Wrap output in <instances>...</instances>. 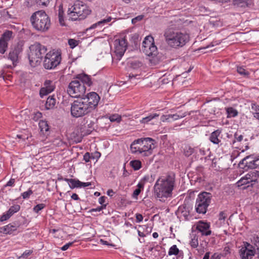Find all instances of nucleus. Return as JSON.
I'll use <instances>...</instances> for the list:
<instances>
[{"label":"nucleus","mask_w":259,"mask_h":259,"mask_svg":"<svg viewBox=\"0 0 259 259\" xmlns=\"http://www.w3.org/2000/svg\"><path fill=\"white\" fill-rule=\"evenodd\" d=\"M175 184V174L174 172H169L165 177L159 178L153 188L155 196L159 198L160 201H164L165 199L171 196Z\"/></svg>","instance_id":"nucleus-1"},{"label":"nucleus","mask_w":259,"mask_h":259,"mask_svg":"<svg viewBox=\"0 0 259 259\" xmlns=\"http://www.w3.org/2000/svg\"><path fill=\"white\" fill-rule=\"evenodd\" d=\"M155 140L151 138L136 140L131 145V152L135 154L148 156L152 154V149L155 148Z\"/></svg>","instance_id":"nucleus-2"},{"label":"nucleus","mask_w":259,"mask_h":259,"mask_svg":"<svg viewBox=\"0 0 259 259\" xmlns=\"http://www.w3.org/2000/svg\"><path fill=\"white\" fill-rule=\"evenodd\" d=\"M30 21L33 27L41 32L48 31L51 25L50 17L42 10L34 12L30 17Z\"/></svg>","instance_id":"nucleus-3"},{"label":"nucleus","mask_w":259,"mask_h":259,"mask_svg":"<svg viewBox=\"0 0 259 259\" xmlns=\"http://www.w3.org/2000/svg\"><path fill=\"white\" fill-rule=\"evenodd\" d=\"M91 10L86 4L80 1H76L73 4L70 5L67 13L72 20L84 19L91 14Z\"/></svg>","instance_id":"nucleus-4"},{"label":"nucleus","mask_w":259,"mask_h":259,"mask_svg":"<svg viewBox=\"0 0 259 259\" xmlns=\"http://www.w3.org/2000/svg\"><path fill=\"white\" fill-rule=\"evenodd\" d=\"M167 44L174 48L182 47L189 40V36L186 33L169 30L164 34Z\"/></svg>","instance_id":"nucleus-5"},{"label":"nucleus","mask_w":259,"mask_h":259,"mask_svg":"<svg viewBox=\"0 0 259 259\" xmlns=\"http://www.w3.org/2000/svg\"><path fill=\"white\" fill-rule=\"evenodd\" d=\"M30 52L28 59L30 65L35 67L39 65L44 55L47 54V48L46 46L38 42H35L29 47Z\"/></svg>","instance_id":"nucleus-6"},{"label":"nucleus","mask_w":259,"mask_h":259,"mask_svg":"<svg viewBox=\"0 0 259 259\" xmlns=\"http://www.w3.org/2000/svg\"><path fill=\"white\" fill-rule=\"evenodd\" d=\"M61 52L59 50H53L47 53L43 62L44 67L48 70L54 69L56 68L61 63Z\"/></svg>","instance_id":"nucleus-7"},{"label":"nucleus","mask_w":259,"mask_h":259,"mask_svg":"<svg viewBox=\"0 0 259 259\" xmlns=\"http://www.w3.org/2000/svg\"><path fill=\"white\" fill-rule=\"evenodd\" d=\"M212 198V194L207 192H202L197 196L195 203L196 211L199 214H205Z\"/></svg>","instance_id":"nucleus-8"},{"label":"nucleus","mask_w":259,"mask_h":259,"mask_svg":"<svg viewBox=\"0 0 259 259\" xmlns=\"http://www.w3.org/2000/svg\"><path fill=\"white\" fill-rule=\"evenodd\" d=\"M71 115L75 118L85 116L92 111L88 106L85 102L81 98L75 100L71 103L70 108Z\"/></svg>","instance_id":"nucleus-9"},{"label":"nucleus","mask_w":259,"mask_h":259,"mask_svg":"<svg viewBox=\"0 0 259 259\" xmlns=\"http://www.w3.org/2000/svg\"><path fill=\"white\" fill-rule=\"evenodd\" d=\"M85 91V86L76 78L69 83L67 89V93L71 97L78 99L84 96Z\"/></svg>","instance_id":"nucleus-10"},{"label":"nucleus","mask_w":259,"mask_h":259,"mask_svg":"<svg viewBox=\"0 0 259 259\" xmlns=\"http://www.w3.org/2000/svg\"><path fill=\"white\" fill-rule=\"evenodd\" d=\"M127 43L125 38L116 39L114 42V56L113 58H116L117 60H120L124 54L126 50Z\"/></svg>","instance_id":"nucleus-11"},{"label":"nucleus","mask_w":259,"mask_h":259,"mask_svg":"<svg viewBox=\"0 0 259 259\" xmlns=\"http://www.w3.org/2000/svg\"><path fill=\"white\" fill-rule=\"evenodd\" d=\"M81 98L84 102H86L87 105L90 107L91 111L97 107L100 100V96L95 92H91L88 94L84 97H81Z\"/></svg>","instance_id":"nucleus-12"},{"label":"nucleus","mask_w":259,"mask_h":259,"mask_svg":"<svg viewBox=\"0 0 259 259\" xmlns=\"http://www.w3.org/2000/svg\"><path fill=\"white\" fill-rule=\"evenodd\" d=\"M239 254L241 259H252L255 254V249L252 245L248 243H244V246L239 250Z\"/></svg>","instance_id":"nucleus-13"},{"label":"nucleus","mask_w":259,"mask_h":259,"mask_svg":"<svg viewBox=\"0 0 259 259\" xmlns=\"http://www.w3.org/2000/svg\"><path fill=\"white\" fill-rule=\"evenodd\" d=\"M22 51L23 45L18 44L10 51L8 58L12 61L14 65H16L17 63L19 55L22 53Z\"/></svg>","instance_id":"nucleus-14"},{"label":"nucleus","mask_w":259,"mask_h":259,"mask_svg":"<svg viewBox=\"0 0 259 259\" xmlns=\"http://www.w3.org/2000/svg\"><path fill=\"white\" fill-rule=\"evenodd\" d=\"M255 158V154L247 156L240 161L239 166L243 168L246 167L247 168L254 169V161Z\"/></svg>","instance_id":"nucleus-15"},{"label":"nucleus","mask_w":259,"mask_h":259,"mask_svg":"<svg viewBox=\"0 0 259 259\" xmlns=\"http://www.w3.org/2000/svg\"><path fill=\"white\" fill-rule=\"evenodd\" d=\"M246 178L249 181L250 185H248L246 186H244L242 188V189H245L249 186L252 187L259 180V171L256 170H253L247 173L245 176Z\"/></svg>","instance_id":"nucleus-16"},{"label":"nucleus","mask_w":259,"mask_h":259,"mask_svg":"<svg viewBox=\"0 0 259 259\" xmlns=\"http://www.w3.org/2000/svg\"><path fill=\"white\" fill-rule=\"evenodd\" d=\"M210 225L209 223L202 221H199L196 226V229L201 233L202 235L208 236L211 233L209 230Z\"/></svg>","instance_id":"nucleus-17"},{"label":"nucleus","mask_w":259,"mask_h":259,"mask_svg":"<svg viewBox=\"0 0 259 259\" xmlns=\"http://www.w3.org/2000/svg\"><path fill=\"white\" fill-rule=\"evenodd\" d=\"M168 255H175L176 256V259H183L184 256L183 251L180 250L176 245H173L169 248Z\"/></svg>","instance_id":"nucleus-18"},{"label":"nucleus","mask_w":259,"mask_h":259,"mask_svg":"<svg viewBox=\"0 0 259 259\" xmlns=\"http://www.w3.org/2000/svg\"><path fill=\"white\" fill-rule=\"evenodd\" d=\"M78 81H80V83L90 87L93 84V81L90 76L81 73L77 74L75 77Z\"/></svg>","instance_id":"nucleus-19"},{"label":"nucleus","mask_w":259,"mask_h":259,"mask_svg":"<svg viewBox=\"0 0 259 259\" xmlns=\"http://www.w3.org/2000/svg\"><path fill=\"white\" fill-rule=\"evenodd\" d=\"M19 227V225L18 223H13L12 224H9L8 225L1 227L0 228V231L4 234H10L14 231H16Z\"/></svg>","instance_id":"nucleus-20"},{"label":"nucleus","mask_w":259,"mask_h":259,"mask_svg":"<svg viewBox=\"0 0 259 259\" xmlns=\"http://www.w3.org/2000/svg\"><path fill=\"white\" fill-rule=\"evenodd\" d=\"M186 115V112L183 113H178L174 114H167L163 115L162 120L163 121H167L168 122H170L185 117Z\"/></svg>","instance_id":"nucleus-21"},{"label":"nucleus","mask_w":259,"mask_h":259,"mask_svg":"<svg viewBox=\"0 0 259 259\" xmlns=\"http://www.w3.org/2000/svg\"><path fill=\"white\" fill-rule=\"evenodd\" d=\"M222 133V130L218 129L211 133L209 137V140L214 144L219 145L221 141L219 137Z\"/></svg>","instance_id":"nucleus-22"},{"label":"nucleus","mask_w":259,"mask_h":259,"mask_svg":"<svg viewBox=\"0 0 259 259\" xmlns=\"http://www.w3.org/2000/svg\"><path fill=\"white\" fill-rule=\"evenodd\" d=\"M141 50L148 56H155L157 53V48L155 45L149 47L146 49H141Z\"/></svg>","instance_id":"nucleus-23"},{"label":"nucleus","mask_w":259,"mask_h":259,"mask_svg":"<svg viewBox=\"0 0 259 259\" xmlns=\"http://www.w3.org/2000/svg\"><path fill=\"white\" fill-rule=\"evenodd\" d=\"M234 5L239 7H245L251 6L252 0H233Z\"/></svg>","instance_id":"nucleus-24"},{"label":"nucleus","mask_w":259,"mask_h":259,"mask_svg":"<svg viewBox=\"0 0 259 259\" xmlns=\"http://www.w3.org/2000/svg\"><path fill=\"white\" fill-rule=\"evenodd\" d=\"M152 46H155L154 38L152 36L149 35L144 38L143 41L142 49H146Z\"/></svg>","instance_id":"nucleus-25"},{"label":"nucleus","mask_w":259,"mask_h":259,"mask_svg":"<svg viewBox=\"0 0 259 259\" xmlns=\"http://www.w3.org/2000/svg\"><path fill=\"white\" fill-rule=\"evenodd\" d=\"M56 100L54 96H49L46 102L45 108L47 110L53 109L56 105Z\"/></svg>","instance_id":"nucleus-26"},{"label":"nucleus","mask_w":259,"mask_h":259,"mask_svg":"<svg viewBox=\"0 0 259 259\" xmlns=\"http://www.w3.org/2000/svg\"><path fill=\"white\" fill-rule=\"evenodd\" d=\"M112 19V18L111 17H108L106 19H103L98 22H97L96 23L93 24L92 25L90 28L89 29H95V28L97 27L98 26L102 27L104 24L108 23V22H110Z\"/></svg>","instance_id":"nucleus-27"},{"label":"nucleus","mask_w":259,"mask_h":259,"mask_svg":"<svg viewBox=\"0 0 259 259\" xmlns=\"http://www.w3.org/2000/svg\"><path fill=\"white\" fill-rule=\"evenodd\" d=\"M178 213H180L186 219H187L189 215V210L188 207H187L186 205H182L180 206L178 209Z\"/></svg>","instance_id":"nucleus-28"},{"label":"nucleus","mask_w":259,"mask_h":259,"mask_svg":"<svg viewBox=\"0 0 259 259\" xmlns=\"http://www.w3.org/2000/svg\"><path fill=\"white\" fill-rule=\"evenodd\" d=\"M40 131V132L45 135L46 134L49 130V126L47 121L45 120H40L38 123Z\"/></svg>","instance_id":"nucleus-29"},{"label":"nucleus","mask_w":259,"mask_h":259,"mask_svg":"<svg viewBox=\"0 0 259 259\" xmlns=\"http://www.w3.org/2000/svg\"><path fill=\"white\" fill-rule=\"evenodd\" d=\"M43 87L46 89H47L48 91L51 93L52 92L55 88V86L53 81L50 80H46L44 82Z\"/></svg>","instance_id":"nucleus-30"},{"label":"nucleus","mask_w":259,"mask_h":259,"mask_svg":"<svg viewBox=\"0 0 259 259\" xmlns=\"http://www.w3.org/2000/svg\"><path fill=\"white\" fill-rule=\"evenodd\" d=\"M197 148H192L189 145H187L185 147L184 152L185 156L189 157L192 154L196 152Z\"/></svg>","instance_id":"nucleus-31"},{"label":"nucleus","mask_w":259,"mask_h":259,"mask_svg":"<svg viewBox=\"0 0 259 259\" xmlns=\"http://www.w3.org/2000/svg\"><path fill=\"white\" fill-rule=\"evenodd\" d=\"M196 170L197 174L194 175V177H196L195 180L200 183L203 180V178L204 174L203 172V169L202 167H198Z\"/></svg>","instance_id":"nucleus-32"},{"label":"nucleus","mask_w":259,"mask_h":259,"mask_svg":"<svg viewBox=\"0 0 259 259\" xmlns=\"http://www.w3.org/2000/svg\"><path fill=\"white\" fill-rule=\"evenodd\" d=\"M159 116V114L157 113L150 114L149 116L143 118L140 120L141 123H147L153 119Z\"/></svg>","instance_id":"nucleus-33"},{"label":"nucleus","mask_w":259,"mask_h":259,"mask_svg":"<svg viewBox=\"0 0 259 259\" xmlns=\"http://www.w3.org/2000/svg\"><path fill=\"white\" fill-rule=\"evenodd\" d=\"M130 164L135 170L140 169L142 166V163L139 160H132Z\"/></svg>","instance_id":"nucleus-34"},{"label":"nucleus","mask_w":259,"mask_h":259,"mask_svg":"<svg viewBox=\"0 0 259 259\" xmlns=\"http://www.w3.org/2000/svg\"><path fill=\"white\" fill-rule=\"evenodd\" d=\"M88 117H86L83 119V122L85 127H87L90 129V131H91L92 130L94 129V125L95 124V122L94 121L90 120V122H88Z\"/></svg>","instance_id":"nucleus-35"},{"label":"nucleus","mask_w":259,"mask_h":259,"mask_svg":"<svg viewBox=\"0 0 259 259\" xmlns=\"http://www.w3.org/2000/svg\"><path fill=\"white\" fill-rule=\"evenodd\" d=\"M226 111L228 114V117H235L238 115V111L236 109L233 107H229L226 109Z\"/></svg>","instance_id":"nucleus-36"},{"label":"nucleus","mask_w":259,"mask_h":259,"mask_svg":"<svg viewBox=\"0 0 259 259\" xmlns=\"http://www.w3.org/2000/svg\"><path fill=\"white\" fill-rule=\"evenodd\" d=\"M13 32L10 30L6 31L2 35L0 39L5 40L8 42L12 36Z\"/></svg>","instance_id":"nucleus-37"},{"label":"nucleus","mask_w":259,"mask_h":259,"mask_svg":"<svg viewBox=\"0 0 259 259\" xmlns=\"http://www.w3.org/2000/svg\"><path fill=\"white\" fill-rule=\"evenodd\" d=\"M8 48V42L5 40L0 39V53L4 54Z\"/></svg>","instance_id":"nucleus-38"},{"label":"nucleus","mask_w":259,"mask_h":259,"mask_svg":"<svg viewBox=\"0 0 259 259\" xmlns=\"http://www.w3.org/2000/svg\"><path fill=\"white\" fill-rule=\"evenodd\" d=\"M237 72L241 75L245 77H248L249 73L243 67H238L237 69Z\"/></svg>","instance_id":"nucleus-39"},{"label":"nucleus","mask_w":259,"mask_h":259,"mask_svg":"<svg viewBox=\"0 0 259 259\" xmlns=\"http://www.w3.org/2000/svg\"><path fill=\"white\" fill-rule=\"evenodd\" d=\"M79 40H77L74 39L70 38L68 39V43L70 48L73 49L78 45Z\"/></svg>","instance_id":"nucleus-40"},{"label":"nucleus","mask_w":259,"mask_h":259,"mask_svg":"<svg viewBox=\"0 0 259 259\" xmlns=\"http://www.w3.org/2000/svg\"><path fill=\"white\" fill-rule=\"evenodd\" d=\"M237 184L238 187H241L247 184L249 185V184H250L249 181L247 180L245 176L242 178L239 181H238Z\"/></svg>","instance_id":"nucleus-41"},{"label":"nucleus","mask_w":259,"mask_h":259,"mask_svg":"<svg viewBox=\"0 0 259 259\" xmlns=\"http://www.w3.org/2000/svg\"><path fill=\"white\" fill-rule=\"evenodd\" d=\"M109 119L111 122L116 121L117 122H119L121 118V116L118 114H113L109 117Z\"/></svg>","instance_id":"nucleus-42"},{"label":"nucleus","mask_w":259,"mask_h":259,"mask_svg":"<svg viewBox=\"0 0 259 259\" xmlns=\"http://www.w3.org/2000/svg\"><path fill=\"white\" fill-rule=\"evenodd\" d=\"M45 207H46V204H45L44 203H40V204H37L36 205H35L33 207V210L35 213H38V212L40 210L43 209Z\"/></svg>","instance_id":"nucleus-43"},{"label":"nucleus","mask_w":259,"mask_h":259,"mask_svg":"<svg viewBox=\"0 0 259 259\" xmlns=\"http://www.w3.org/2000/svg\"><path fill=\"white\" fill-rule=\"evenodd\" d=\"M190 244L193 248H196L198 245V238L197 236H194L193 238L191 239Z\"/></svg>","instance_id":"nucleus-44"},{"label":"nucleus","mask_w":259,"mask_h":259,"mask_svg":"<svg viewBox=\"0 0 259 259\" xmlns=\"http://www.w3.org/2000/svg\"><path fill=\"white\" fill-rule=\"evenodd\" d=\"M79 181L77 179H73L71 184L69 185V187L73 189L75 188H79Z\"/></svg>","instance_id":"nucleus-45"},{"label":"nucleus","mask_w":259,"mask_h":259,"mask_svg":"<svg viewBox=\"0 0 259 259\" xmlns=\"http://www.w3.org/2000/svg\"><path fill=\"white\" fill-rule=\"evenodd\" d=\"M227 217V214L225 211H221L219 214V220L222 223H224Z\"/></svg>","instance_id":"nucleus-46"},{"label":"nucleus","mask_w":259,"mask_h":259,"mask_svg":"<svg viewBox=\"0 0 259 259\" xmlns=\"http://www.w3.org/2000/svg\"><path fill=\"white\" fill-rule=\"evenodd\" d=\"M33 194L32 190L30 188L28 191L24 192L21 194V196H22L23 199H27L29 198L30 196Z\"/></svg>","instance_id":"nucleus-47"},{"label":"nucleus","mask_w":259,"mask_h":259,"mask_svg":"<svg viewBox=\"0 0 259 259\" xmlns=\"http://www.w3.org/2000/svg\"><path fill=\"white\" fill-rule=\"evenodd\" d=\"M131 67L133 69H137L141 66V63L138 61H131Z\"/></svg>","instance_id":"nucleus-48"},{"label":"nucleus","mask_w":259,"mask_h":259,"mask_svg":"<svg viewBox=\"0 0 259 259\" xmlns=\"http://www.w3.org/2000/svg\"><path fill=\"white\" fill-rule=\"evenodd\" d=\"M42 117V113L39 111L34 112L32 114V119L35 121L41 118Z\"/></svg>","instance_id":"nucleus-49"},{"label":"nucleus","mask_w":259,"mask_h":259,"mask_svg":"<svg viewBox=\"0 0 259 259\" xmlns=\"http://www.w3.org/2000/svg\"><path fill=\"white\" fill-rule=\"evenodd\" d=\"M51 93L50 92L48 91L47 89H46L45 88L42 87L39 91V95L41 98H43L44 96L47 95L48 94Z\"/></svg>","instance_id":"nucleus-50"},{"label":"nucleus","mask_w":259,"mask_h":259,"mask_svg":"<svg viewBox=\"0 0 259 259\" xmlns=\"http://www.w3.org/2000/svg\"><path fill=\"white\" fill-rule=\"evenodd\" d=\"M243 136L242 135H238L237 133H235L234 135V140L232 141V144H234L236 141L241 142L243 140Z\"/></svg>","instance_id":"nucleus-51"},{"label":"nucleus","mask_w":259,"mask_h":259,"mask_svg":"<svg viewBox=\"0 0 259 259\" xmlns=\"http://www.w3.org/2000/svg\"><path fill=\"white\" fill-rule=\"evenodd\" d=\"M32 253V250H26L23 252V253L21 255V256L19 257V258H24V259L26 258Z\"/></svg>","instance_id":"nucleus-52"},{"label":"nucleus","mask_w":259,"mask_h":259,"mask_svg":"<svg viewBox=\"0 0 259 259\" xmlns=\"http://www.w3.org/2000/svg\"><path fill=\"white\" fill-rule=\"evenodd\" d=\"M14 213H16L19 211L20 209V206L18 204H15L10 207L9 208Z\"/></svg>","instance_id":"nucleus-53"},{"label":"nucleus","mask_w":259,"mask_h":259,"mask_svg":"<svg viewBox=\"0 0 259 259\" xmlns=\"http://www.w3.org/2000/svg\"><path fill=\"white\" fill-rule=\"evenodd\" d=\"M251 110L252 113L259 112V105L256 103H252L251 104Z\"/></svg>","instance_id":"nucleus-54"},{"label":"nucleus","mask_w":259,"mask_h":259,"mask_svg":"<svg viewBox=\"0 0 259 259\" xmlns=\"http://www.w3.org/2000/svg\"><path fill=\"white\" fill-rule=\"evenodd\" d=\"M51 0H36L37 4L42 6H47Z\"/></svg>","instance_id":"nucleus-55"},{"label":"nucleus","mask_w":259,"mask_h":259,"mask_svg":"<svg viewBox=\"0 0 259 259\" xmlns=\"http://www.w3.org/2000/svg\"><path fill=\"white\" fill-rule=\"evenodd\" d=\"M144 18V15H139L137 17L133 18L132 20V22L133 24H136L137 22L138 21H140L141 20H142Z\"/></svg>","instance_id":"nucleus-56"},{"label":"nucleus","mask_w":259,"mask_h":259,"mask_svg":"<svg viewBox=\"0 0 259 259\" xmlns=\"http://www.w3.org/2000/svg\"><path fill=\"white\" fill-rule=\"evenodd\" d=\"M91 159H92V157L90 153L87 152L83 155V160H84L85 162H89Z\"/></svg>","instance_id":"nucleus-57"},{"label":"nucleus","mask_w":259,"mask_h":259,"mask_svg":"<svg viewBox=\"0 0 259 259\" xmlns=\"http://www.w3.org/2000/svg\"><path fill=\"white\" fill-rule=\"evenodd\" d=\"M73 244V242H69L63 245L61 249L63 251H65L67 250L70 246H71Z\"/></svg>","instance_id":"nucleus-58"},{"label":"nucleus","mask_w":259,"mask_h":259,"mask_svg":"<svg viewBox=\"0 0 259 259\" xmlns=\"http://www.w3.org/2000/svg\"><path fill=\"white\" fill-rule=\"evenodd\" d=\"M141 192V190H140V189H136L133 193V195H132L133 197L134 198L137 199L138 197V196L140 194Z\"/></svg>","instance_id":"nucleus-59"},{"label":"nucleus","mask_w":259,"mask_h":259,"mask_svg":"<svg viewBox=\"0 0 259 259\" xmlns=\"http://www.w3.org/2000/svg\"><path fill=\"white\" fill-rule=\"evenodd\" d=\"M15 182V180L14 179H11L6 184L5 187H12L14 186Z\"/></svg>","instance_id":"nucleus-60"},{"label":"nucleus","mask_w":259,"mask_h":259,"mask_svg":"<svg viewBox=\"0 0 259 259\" xmlns=\"http://www.w3.org/2000/svg\"><path fill=\"white\" fill-rule=\"evenodd\" d=\"M254 162V169L259 168V155H255V158Z\"/></svg>","instance_id":"nucleus-61"},{"label":"nucleus","mask_w":259,"mask_h":259,"mask_svg":"<svg viewBox=\"0 0 259 259\" xmlns=\"http://www.w3.org/2000/svg\"><path fill=\"white\" fill-rule=\"evenodd\" d=\"M136 222L137 223H140L143 221V217L142 215L140 213H137L136 214Z\"/></svg>","instance_id":"nucleus-62"},{"label":"nucleus","mask_w":259,"mask_h":259,"mask_svg":"<svg viewBox=\"0 0 259 259\" xmlns=\"http://www.w3.org/2000/svg\"><path fill=\"white\" fill-rule=\"evenodd\" d=\"M79 183L80 184L79 185V188L86 187H88V186H90L91 185V183H90V182L84 183V182H80L79 181Z\"/></svg>","instance_id":"nucleus-63"},{"label":"nucleus","mask_w":259,"mask_h":259,"mask_svg":"<svg viewBox=\"0 0 259 259\" xmlns=\"http://www.w3.org/2000/svg\"><path fill=\"white\" fill-rule=\"evenodd\" d=\"M101 156V153L99 152H96L94 154H92L91 157L92 159H98Z\"/></svg>","instance_id":"nucleus-64"}]
</instances>
